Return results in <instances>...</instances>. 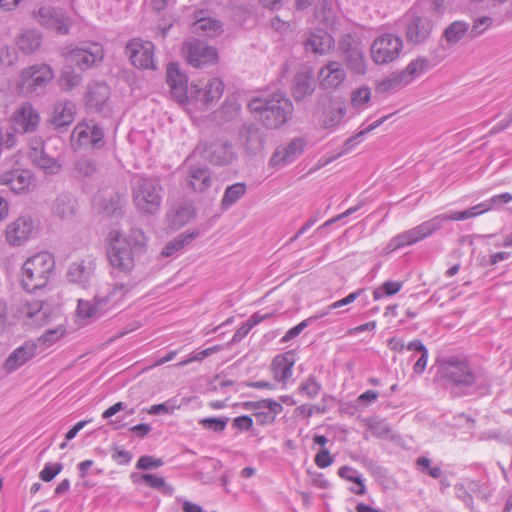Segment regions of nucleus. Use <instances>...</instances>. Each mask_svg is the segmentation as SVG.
Here are the masks:
<instances>
[{"label":"nucleus","instance_id":"5","mask_svg":"<svg viewBox=\"0 0 512 512\" xmlns=\"http://www.w3.org/2000/svg\"><path fill=\"white\" fill-rule=\"evenodd\" d=\"M62 55L67 63L80 70H87L103 60L104 51L101 44L86 42L73 49L63 51Z\"/></svg>","mask_w":512,"mask_h":512},{"label":"nucleus","instance_id":"46","mask_svg":"<svg viewBox=\"0 0 512 512\" xmlns=\"http://www.w3.org/2000/svg\"><path fill=\"white\" fill-rule=\"evenodd\" d=\"M241 111V105L237 97H227L219 110L216 111V118L220 121L228 122L237 118Z\"/></svg>","mask_w":512,"mask_h":512},{"label":"nucleus","instance_id":"57","mask_svg":"<svg viewBox=\"0 0 512 512\" xmlns=\"http://www.w3.org/2000/svg\"><path fill=\"white\" fill-rule=\"evenodd\" d=\"M407 86L404 83L403 78L401 77L400 73H393L386 79L382 80L378 86L377 90L381 93H386L390 91H396L401 89L402 87Z\"/></svg>","mask_w":512,"mask_h":512},{"label":"nucleus","instance_id":"6","mask_svg":"<svg viewBox=\"0 0 512 512\" xmlns=\"http://www.w3.org/2000/svg\"><path fill=\"white\" fill-rule=\"evenodd\" d=\"M339 52L347 68L355 74L364 75L367 65L360 39L352 34L344 35L339 41Z\"/></svg>","mask_w":512,"mask_h":512},{"label":"nucleus","instance_id":"41","mask_svg":"<svg viewBox=\"0 0 512 512\" xmlns=\"http://www.w3.org/2000/svg\"><path fill=\"white\" fill-rule=\"evenodd\" d=\"M199 231L194 230L191 232H183L179 234L175 239L169 241L161 252V256L169 257L172 256L175 252L181 250L185 245L191 243L194 239L199 236Z\"/></svg>","mask_w":512,"mask_h":512},{"label":"nucleus","instance_id":"34","mask_svg":"<svg viewBox=\"0 0 512 512\" xmlns=\"http://www.w3.org/2000/svg\"><path fill=\"white\" fill-rule=\"evenodd\" d=\"M315 90L313 75L309 71L299 72L294 77L292 95L296 101L310 96Z\"/></svg>","mask_w":512,"mask_h":512},{"label":"nucleus","instance_id":"24","mask_svg":"<svg viewBox=\"0 0 512 512\" xmlns=\"http://www.w3.org/2000/svg\"><path fill=\"white\" fill-rule=\"evenodd\" d=\"M224 91V83L219 78H212L205 85L204 89L199 88L197 85H192L190 94L192 98L208 105L220 99Z\"/></svg>","mask_w":512,"mask_h":512},{"label":"nucleus","instance_id":"31","mask_svg":"<svg viewBox=\"0 0 512 512\" xmlns=\"http://www.w3.org/2000/svg\"><path fill=\"white\" fill-rule=\"evenodd\" d=\"M32 181L31 174L27 170H12L0 175V184L8 186L13 192H24Z\"/></svg>","mask_w":512,"mask_h":512},{"label":"nucleus","instance_id":"43","mask_svg":"<svg viewBox=\"0 0 512 512\" xmlns=\"http://www.w3.org/2000/svg\"><path fill=\"white\" fill-rule=\"evenodd\" d=\"M16 44L23 53L31 54L39 49L41 35L36 30H27L18 37Z\"/></svg>","mask_w":512,"mask_h":512},{"label":"nucleus","instance_id":"50","mask_svg":"<svg viewBox=\"0 0 512 512\" xmlns=\"http://www.w3.org/2000/svg\"><path fill=\"white\" fill-rule=\"evenodd\" d=\"M407 350L419 353L420 356L416 360L413 371L416 374H422L426 368L427 360H428V350L424 346L421 340H413L407 346Z\"/></svg>","mask_w":512,"mask_h":512},{"label":"nucleus","instance_id":"42","mask_svg":"<svg viewBox=\"0 0 512 512\" xmlns=\"http://www.w3.org/2000/svg\"><path fill=\"white\" fill-rule=\"evenodd\" d=\"M466 35L469 36V23L460 20L449 24L443 33V37L449 45L457 44Z\"/></svg>","mask_w":512,"mask_h":512},{"label":"nucleus","instance_id":"11","mask_svg":"<svg viewBox=\"0 0 512 512\" xmlns=\"http://www.w3.org/2000/svg\"><path fill=\"white\" fill-rule=\"evenodd\" d=\"M405 36L408 43L417 45L425 42L433 29L432 21L410 11L405 16Z\"/></svg>","mask_w":512,"mask_h":512},{"label":"nucleus","instance_id":"54","mask_svg":"<svg viewBox=\"0 0 512 512\" xmlns=\"http://www.w3.org/2000/svg\"><path fill=\"white\" fill-rule=\"evenodd\" d=\"M96 171V164L90 158L81 157L74 163V175L77 178H91Z\"/></svg>","mask_w":512,"mask_h":512},{"label":"nucleus","instance_id":"14","mask_svg":"<svg viewBox=\"0 0 512 512\" xmlns=\"http://www.w3.org/2000/svg\"><path fill=\"white\" fill-rule=\"evenodd\" d=\"M243 407L245 410L253 411L257 424L261 426L273 424L277 415L283 411L282 404L273 399L247 401L243 403Z\"/></svg>","mask_w":512,"mask_h":512},{"label":"nucleus","instance_id":"51","mask_svg":"<svg viewBox=\"0 0 512 512\" xmlns=\"http://www.w3.org/2000/svg\"><path fill=\"white\" fill-rule=\"evenodd\" d=\"M338 475L347 481H351V482L358 484V489L350 488V491L352 493H354L356 495H364L365 494L366 488H365L364 482L361 478V475L359 474V472L356 469H354L350 466H342L338 470Z\"/></svg>","mask_w":512,"mask_h":512},{"label":"nucleus","instance_id":"44","mask_svg":"<svg viewBox=\"0 0 512 512\" xmlns=\"http://www.w3.org/2000/svg\"><path fill=\"white\" fill-rule=\"evenodd\" d=\"M136 282L117 283L112 289L104 295V299L109 303L111 309L115 308L134 288Z\"/></svg>","mask_w":512,"mask_h":512},{"label":"nucleus","instance_id":"40","mask_svg":"<svg viewBox=\"0 0 512 512\" xmlns=\"http://www.w3.org/2000/svg\"><path fill=\"white\" fill-rule=\"evenodd\" d=\"M125 245L131 248L134 253L142 255L147 249V237L142 229L132 227L126 237L121 240Z\"/></svg>","mask_w":512,"mask_h":512},{"label":"nucleus","instance_id":"19","mask_svg":"<svg viewBox=\"0 0 512 512\" xmlns=\"http://www.w3.org/2000/svg\"><path fill=\"white\" fill-rule=\"evenodd\" d=\"M306 142L303 138H294L287 145L278 147L273 153L270 164L274 167H282L293 162L300 156Z\"/></svg>","mask_w":512,"mask_h":512},{"label":"nucleus","instance_id":"4","mask_svg":"<svg viewBox=\"0 0 512 512\" xmlns=\"http://www.w3.org/2000/svg\"><path fill=\"white\" fill-rule=\"evenodd\" d=\"M248 108L259 115L263 125L269 129L284 125L293 112L291 101L282 93H274L266 98L255 97L248 103Z\"/></svg>","mask_w":512,"mask_h":512},{"label":"nucleus","instance_id":"7","mask_svg":"<svg viewBox=\"0 0 512 512\" xmlns=\"http://www.w3.org/2000/svg\"><path fill=\"white\" fill-rule=\"evenodd\" d=\"M403 48V41L397 35L385 33L374 39L371 57L375 64H388L396 60Z\"/></svg>","mask_w":512,"mask_h":512},{"label":"nucleus","instance_id":"23","mask_svg":"<svg viewBox=\"0 0 512 512\" xmlns=\"http://www.w3.org/2000/svg\"><path fill=\"white\" fill-rule=\"evenodd\" d=\"M29 158L47 174H56L61 168L57 160L44 151L43 142L40 139L31 142Z\"/></svg>","mask_w":512,"mask_h":512},{"label":"nucleus","instance_id":"52","mask_svg":"<svg viewBox=\"0 0 512 512\" xmlns=\"http://www.w3.org/2000/svg\"><path fill=\"white\" fill-rule=\"evenodd\" d=\"M427 68V61L423 58L410 62L407 67L400 71V75L406 85L410 84L416 77L420 76Z\"/></svg>","mask_w":512,"mask_h":512},{"label":"nucleus","instance_id":"60","mask_svg":"<svg viewBox=\"0 0 512 512\" xmlns=\"http://www.w3.org/2000/svg\"><path fill=\"white\" fill-rule=\"evenodd\" d=\"M229 421L228 417H208L202 418L199 420V424L207 430H211L216 433H220L225 430L227 423Z\"/></svg>","mask_w":512,"mask_h":512},{"label":"nucleus","instance_id":"2","mask_svg":"<svg viewBox=\"0 0 512 512\" xmlns=\"http://www.w3.org/2000/svg\"><path fill=\"white\" fill-rule=\"evenodd\" d=\"M55 266V258L49 252L27 258L21 267L20 285L29 293L44 289L55 275Z\"/></svg>","mask_w":512,"mask_h":512},{"label":"nucleus","instance_id":"27","mask_svg":"<svg viewBox=\"0 0 512 512\" xmlns=\"http://www.w3.org/2000/svg\"><path fill=\"white\" fill-rule=\"evenodd\" d=\"M206 158L213 165L224 166L232 163L236 154L229 142L219 140L210 145Z\"/></svg>","mask_w":512,"mask_h":512},{"label":"nucleus","instance_id":"22","mask_svg":"<svg viewBox=\"0 0 512 512\" xmlns=\"http://www.w3.org/2000/svg\"><path fill=\"white\" fill-rule=\"evenodd\" d=\"M110 98V88L105 82L93 81L88 84L85 104L89 109L101 111Z\"/></svg>","mask_w":512,"mask_h":512},{"label":"nucleus","instance_id":"9","mask_svg":"<svg viewBox=\"0 0 512 512\" xmlns=\"http://www.w3.org/2000/svg\"><path fill=\"white\" fill-rule=\"evenodd\" d=\"M72 146L78 148L100 149L104 146V132L94 121L78 123L71 134Z\"/></svg>","mask_w":512,"mask_h":512},{"label":"nucleus","instance_id":"18","mask_svg":"<svg viewBox=\"0 0 512 512\" xmlns=\"http://www.w3.org/2000/svg\"><path fill=\"white\" fill-rule=\"evenodd\" d=\"M345 79L346 71L337 61H329L318 73L319 86L323 90H335L343 84Z\"/></svg>","mask_w":512,"mask_h":512},{"label":"nucleus","instance_id":"63","mask_svg":"<svg viewBox=\"0 0 512 512\" xmlns=\"http://www.w3.org/2000/svg\"><path fill=\"white\" fill-rule=\"evenodd\" d=\"M492 24V18L483 16L474 20L473 25L469 26V38L474 39L482 35Z\"/></svg>","mask_w":512,"mask_h":512},{"label":"nucleus","instance_id":"32","mask_svg":"<svg viewBox=\"0 0 512 512\" xmlns=\"http://www.w3.org/2000/svg\"><path fill=\"white\" fill-rule=\"evenodd\" d=\"M37 346L34 343H25L15 349L5 361L6 371L13 372L29 361L36 353Z\"/></svg>","mask_w":512,"mask_h":512},{"label":"nucleus","instance_id":"25","mask_svg":"<svg viewBox=\"0 0 512 512\" xmlns=\"http://www.w3.org/2000/svg\"><path fill=\"white\" fill-rule=\"evenodd\" d=\"M111 310L103 296H96L91 301L80 299L77 306L78 316L90 320L99 319Z\"/></svg>","mask_w":512,"mask_h":512},{"label":"nucleus","instance_id":"45","mask_svg":"<svg viewBox=\"0 0 512 512\" xmlns=\"http://www.w3.org/2000/svg\"><path fill=\"white\" fill-rule=\"evenodd\" d=\"M246 191L247 186L243 182H237L234 183L233 185L228 186L225 189L224 195L221 199V209L228 210L245 195Z\"/></svg>","mask_w":512,"mask_h":512},{"label":"nucleus","instance_id":"30","mask_svg":"<svg viewBox=\"0 0 512 512\" xmlns=\"http://www.w3.org/2000/svg\"><path fill=\"white\" fill-rule=\"evenodd\" d=\"M389 117H390V115L383 116L380 119H378L375 122H373L372 124H370L369 126H367L364 130H362L359 133H357L356 135L347 138L344 141V143H343L342 151L337 153L334 156H331V157L327 158V159H320L319 164H318V168L322 167V166H325V165L331 163L332 161L336 160L337 158L343 156L344 154L348 153L350 150H352V148L357 143H360L363 140L364 135H366L367 133H369V132L373 131L374 129H376L377 127H379Z\"/></svg>","mask_w":512,"mask_h":512},{"label":"nucleus","instance_id":"62","mask_svg":"<svg viewBox=\"0 0 512 512\" xmlns=\"http://www.w3.org/2000/svg\"><path fill=\"white\" fill-rule=\"evenodd\" d=\"M322 386L314 376H309L306 381L302 382L299 392L304 393L308 398H315L321 391Z\"/></svg>","mask_w":512,"mask_h":512},{"label":"nucleus","instance_id":"53","mask_svg":"<svg viewBox=\"0 0 512 512\" xmlns=\"http://www.w3.org/2000/svg\"><path fill=\"white\" fill-rule=\"evenodd\" d=\"M82 77L72 67L64 68L59 77V86L64 91H71L80 85Z\"/></svg>","mask_w":512,"mask_h":512},{"label":"nucleus","instance_id":"28","mask_svg":"<svg viewBox=\"0 0 512 512\" xmlns=\"http://www.w3.org/2000/svg\"><path fill=\"white\" fill-rule=\"evenodd\" d=\"M294 363L295 359L291 352L275 356L270 367L275 381L286 384L292 376Z\"/></svg>","mask_w":512,"mask_h":512},{"label":"nucleus","instance_id":"13","mask_svg":"<svg viewBox=\"0 0 512 512\" xmlns=\"http://www.w3.org/2000/svg\"><path fill=\"white\" fill-rule=\"evenodd\" d=\"M35 17L42 26L61 35L68 34L72 25V20L61 9L51 6L40 7Z\"/></svg>","mask_w":512,"mask_h":512},{"label":"nucleus","instance_id":"47","mask_svg":"<svg viewBox=\"0 0 512 512\" xmlns=\"http://www.w3.org/2000/svg\"><path fill=\"white\" fill-rule=\"evenodd\" d=\"M192 29L197 34L213 37L220 33L221 24L210 17H200L193 23Z\"/></svg>","mask_w":512,"mask_h":512},{"label":"nucleus","instance_id":"16","mask_svg":"<svg viewBox=\"0 0 512 512\" xmlns=\"http://www.w3.org/2000/svg\"><path fill=\"white\" fill-rule=\"evenodd\" d=\"M166 81L170 87L171 97L179 104H185L188 101L187 77L180 71L177 63L168 65Z\"/></svg>","mask_w":512,"mask_h":512},{"label":"nucleus","instance_id":"61","mask_svg":"<svg viewBox=\"0 0 512 512\" xmlns=\"http://www.w3.org/2000/svg\"><path fill=\"white\" fill-rule=\"evenodd\" d=\"M371 99V89L367 86L357 88L352 92L351 105L354 108H362Z\"/></svg>","mask_w":512,"mask_h":512},{"label":"nucleus","instance_id":"36","mask_svg":"<svg viewBox=\"0 0 512 512\" xmlns=\"http://www.w3.org/2000/svg\"><path fill=\"white\" fill-rule=\"evenodd\" d=\"M241 141L247 152L255 154L262 150L264 138L259 128L254 125H245L240 131Z\"/></svg>","mask_w":512,"mask_h":512},{"label":"nucleus","instance_id":"59","mask_svg":"<svg viewBox=\"0 0 512 512\" xmlns=\"http://www.w3.org/2000/svg\"><path fill=\"white\" fill-rule=\"evenodd\" d=\"M512 201V193L504 192L498 195H494L491 198L482 202V206L484 207L485 212L491 210H498L503 205Z\"/></svg>","mask_w":512,"mask_h":512},{"label":"nucleus","instance_id":"15","mask_svg":"<svg viewBox=\"0 0 512 512\" xmlns=\"http://www.w3.org/2000/svg\"><path fill=\"white\" fill-rule=\"evenodd\" d=\"M139 255L121 242L117 236L111 242V247L108 250V258L111 265L120 272H130L135 265V257Z\"/></svg>","mask_w":512,"mask_h":512},{"label":"nucleus","instance_id":"20","mask_svg":"<svg viewBox=\"0 0 512 512\" xmlns=\"http://www.w3.org/2000/svg\"><path fill=\"white\" fill-rule=\"evenodd\" d=\"M34 229L30 217H19L6 228V240L11 246H21L30 237Z\"/></svg>","mask_w":512,"mask_h":512},{"label":"nucleus","instance_id":"48","mask_svg":"<svg viewBox=\"0 0 512 512\" xmlns=\"http://www.w3.org/2000/svg\"><path fill=\"white\" fill-rule=\"evenodd\" d=\"M134 479V482L141 480L145 482L149 487L160 490L163 494L172 496L174 493L173 486L166 484L165 479L158 475L154 474H142L137 476L136 474H132L131 476Z\"/></svg>","mask_w":512,"mask_h":512},{"label":"nucleus","instance_id":"56","mask_svg":"<svg viewBox=\"0 0 512 512\" xmlns=\"http://www.w3.org/2000/svg\"><path fill=\"white\" fill-rule=\"evenodd\" d=\"M328 315V312H320L314 316H311L305 320H303L302 322H300L299 324H297L296 326H294L293 328L289 329L286 334L283 336L282 338V342H288L292 339H294L295 337H297L306 327H308L312 322L320 319V318H323L324 316Z\"/></svg>","mask_w":512,"mask_h":512},{"label":"nucleus","instance_id":"10","mask_svg":"<svg viewBox=\"0 0 512 512\" xmlns=\"http://www.w3.org/2000/svg\"><path fill=\"white\" fill-rule=\"evenodd\" d=\"M441 220L442 218L435 216L412 229L396 235L391 239L389 247L392 249H398L404 246L413 245L429 237L441 229Z\"/></svg>","mask_w":512,"mask_h":512},{"label":"nucleus","instance_id":"38","mask_svg":"<svg viewBox=\"0 0 512 512\" xmlns=\"http://www.w3.org/2000/svg\"><path fill=\"white\" fill-rule=\"evenodd\" d=\"M345 114L346 107L344 102L338 99L331 100L329 108L323 113L322 127L329 130L336 128Z\"/></svg>","mask_w":512,"mask_h":512},{"label":"nucleus","instance_id":"37","mask_svg":"<svg viewBox=\"0 0 512 512\" xmlns=\"http://www.w3.org/2000/svg\"><path fill=\"white\" fill-rule=\"evenodd\" d=\"M194 216V207L188 204H180L172 207L166 215L167 221L173 229L181 228L187 224Z\"/></svg>","mask_w":512,"mask_h":512},{"label":"nucleus","instance_id":"3","mask_svg":"<svg viewBox=\"0 0 512 512\" xmlns=\"http://www.w3.org/2000/svg\"><path fill=\"white\" fill-rule=\"evenodd\" d=\"M132 203L137 212L143 216L156 215L164 197V188L155 177L137 175L131 181Z\"/></svg>","mask_w":512,"mask_h":512},{"label":"nucleus","instance_id":"39","mask_svg":"<svg viewBox=\"0 0 512 512\" xmlns=\"http://www.w3.org/2000/svg\"><path fill=\"white\" fill-rule=\"evenodd\" d=\"M76 206L70 194H61L52 203V213L60 219H70L75 215Z\"/></svg>","mask_w":512,"mask_h":512},{"label":"nucleus","instance_id":"64","mask_svg":"<svg viewBox=\"0 0 512 512\" xmlns=\"http://www.w3.org/2000/svg\"><path fill=\"white\" fill-rule=\"evenodd\" d=\"M62 469V463H47L40 472L39 477L44 482H50L62 471Z\"/></svg>","mask_w":512,"mask_h":512},{"label":"nucleus","instance_id":"29","mask_svg":"<svg viewBox=\"0 0 512 512\" xmlns=\"http://www.w3.org/2000/svg\"><path fill=\"white\" fill-rule=\"evenodd\" d=\"M76 105L72 101L55 104L49 123L56 129L69 126L75 118Z\"/></svg>","mask_w":512,"mask_h":512},{"label":"nucleus","instance_id":"58","mask_svg":"<svg viewBox=\"0 0 512 512\" xmlns=\"http://www.w3.org/2000/svg\"><path fill=\"white\" fill-rule=\"evenodd\" d=\"M403 286L400 281H386L373 291L374 300H379L385 296H393L398 293Z\"/></svg>","mask_w":512,"mask_h":512},{"label":"nucleus","instance_id":"8","mask_svg":"<svg viewBox=\"0 0 512 512\" xmlns=\"http://www.w3.org/2000/svg\"><path fill=\"white\" fill-rule=\"evenodd\" d=\"M53 78V71L46 64L33 65L25 68L21 73L20 89L26 95H38L44 91Z\"/></svg>","mask_w":512,"mask_h":512},{"label":"nucleus","instance_id":"1","mask_svg":"<svg viewBox=\"0 0 512 512\" xmlns=\"http://www.w3.org/2000/svg\"><path fill=\"white\" fill-rule=\"evenodd\" d=\"M439 373L446 387L456 396L474 393L484 383L483 375L466 359L451 358L443 361Z\"/></svg>","mask_w":512,"mask_h":512},{"label":"nucleus","instance_id":"17","mask_svg":"<svg viewBox=\"0 0 512 512\" xmlns=\"http://www.w3.org/2000/svg\"><path fill=\"white\" fill-rule=\"evenodd\" d=\"M188 62L194 67H201L212 63L217 58L214 47L206 45L200 40H191L185 43Z\"/></svg>","mask_w":512,"mask_h":512},{"label":"nucleus","instance_id":"35","mask_svg":"<svg viewBox=\"0 0 512 512\" xmlns=\"http://www.w3.org/2000/svg\"><path fill=\"white\" fill-rule=\"evenodd\" d=\"M334 45L333 37L324 30H317L305 41L307 51L323 55Z\"/></svg>","mask_w":512,"mask_h":512},{"label":"nucleus","instance_id":"21","mask_svg":"<svg viewBox=\"0 0 512 512\" xmlns=\"http://www.w3.org/2000/svg\"><path fill=\"white\" fill-rule=\"evenodd\" d=\"M95 260L92 257L76 260L69 265L67 279L71 283L86 285L94 275Z\"/></svg>","mask_w":512,"mask_h":512},{"label":"nucleus","instance_id":"12","mask_svg":"<svg viewBox=\"0 0 512 512\" xmlns=\"http://www.w3.org/2000/svg\"><path fill=\"white\" fill-rule=\"evenodd\" d=\"M126 53L133 66L141 69H156L152 42L133 39L127 44Z\"/></svg>","mask_w":512,"mask_h":512},{"label":"nucleus","instance_id":"33","mask_svg":"<svg viewBox=\"0 0 512 512\" xmlns=\"http://www.w3.org/2000/svg\"><path fill=\"white\" fill-rule=\"evenodd\" d=\"M15 123L23 132L34 131L39 124L40 117L29 103H24L14 115Z\"/></svg>","mask_w":512,"mask_h":512},{"label":"nucleus","instance_id":"26","mask_svg":"<svg viewBox=\"0 0 512 512\" xmlns=\"http://www.w3.org/2000/svg\"><path fill=\"white\" fill-rule=\"evenodd\" d=\"M186 184L193 192H206L213 185L211 171L206 167H190L187 172Z\"/></svg>","mask_w":512,"mask_h":512},{"label":"nucleus","instance_id":"49","mask_svg":"<svg viewBox=\"0 0 512 512\" xmlns=\"http://www.w3.org/2000/svg\"><path fill=\"white\" fill-rule=\"evenodd\" d=\"M485 213L484 207L482 206V202L461 212H447L444 214L437 215L438 218H442L441 220V228L443 227L446 221H459L466 220L472 217H476Z\"/></svg>","mask_w":512,"mask_h":512},{"label":"nucleus","instance_id":"55","mask_svg":"<svg viewBox=\"0 0 512 512\" xmlns=\"http://www.w3.org/2000/svg\"><path fill=\"white\" fill-rule=\"evenodd\" d=\"M416 468L423 474L429 475L434 479L442 476V469L438 465H432V461L426 456H420L416 459Z\"/></svg>","mask_w":512,"mask_h":512}]
</instances>
